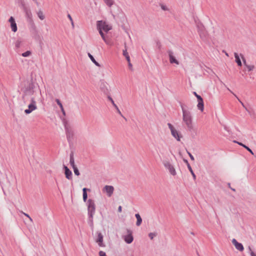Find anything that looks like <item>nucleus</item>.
Masks as SVG:
<instances>
[{
    "label": "nucleus",
    "mask_w": 256,
    "mask_h": 256,
    "mask_svg": "<svg viewBox=\"0 0 256 256\" xmlns=\"http://www.w3.org/2000/svg\"><path fill=\"white\" fill-rule=\"evenodd\" d=\"M88 211L90 216L92 217L95 212V204L92 200H88Z\"/></svg>",
    "instance_id": "6"
},
{
    "label": "nucleus",
    "mask_w": 256,
    "mask_h": 256,
    "mask_svg": "<svg viewBox=\"0 0 256 256\" xmlns=\"http://www.w3.org/2000/svg\"><path fill=\"white\" fill-rule=\"evenodd\" d=\"M162 163L165 168L168 170L170 174L174 176L176 174L175 168L168 160H164Z\"/></svg>",
    "instance_id": "5"
},
{
    "label": "nucleus",
    "mask_w": 256,
    "mask_h": 256,
    "mask_svg": "<svg viewBox=\"0 0 256 256\" xmlns=\"http://www.w3.org/2000/svg\"><path fill=\"white\" fill-rule=\"evenodd\" d=\"M102 241H103V236L100 233H99L98 236V238L96 240V242H98L99 246H102Z\"/></svg>",
    "instance_id": "16"
},
{
    "label": "nucleus",
    "mask_w": 256,
    "mask_h": 256,
    "mask_svg": "<svg viewBox=\"0 0 256 256\" xmlns=\"http://www.w3.org/2000/svg\"><path fill=\"white\" fill-rule=\"evenodd\" d=\"M93 62H94L96 66H99L98 63L96 60Z\"/></svg>",
    "instance_id": "43"
},
{
    "label": "nucleus",
    "mask_w": 256,
    "mask_h": 256,
    "mask_svg": "<svg viewBox=\"0 0 256 256\" xmlns=\"http://www.w3.org/2000/svg\"><path fill=\"white\" fill-rule=\"evenodd\" d=\"M188 154L191 160H194V156L190 152H188Z\"/></svg>",
    "instance_id": "33"
},
{
    "label": "nucleus",
    "mask_w": 256,
    "mask_h": 256,
    "mask_svg": "<svg viewBox=\"0 0 256 256\" xmlns=\"http://www.w3.org/2000/svg\"><path fill=\"white\" fill-rule=\"evenodd\" d=\"M86 190H87V189L86 188H84L83 190H82V191H83V199H84V202L86 201V200L87 199V198H88Z\"/></svg>",
    "instance_id": "21"
},
{
    "label": "nucleus",
    "mask_w": 256,
    "mask_h": 256,
    "mask_svg": "<svg viewBox=\"0 0 256 256\" xmlns=\"http://www.w3.org/2000/svg\"><path fill=\"white\" fill-rule=\"evenodd\" d=\"M151 240L153 239V238L156 236V234L154 233L150 232L148 234Z\"/></svg>",
    "instance_id": "27"
},
{
    "label": "nucleus",
    "mask_w": 256,
    "mask_h": 256,
    "mask_svg": "<svg viewBox=\"0 0 256 256\" xmlns=\"http://www.w3.org/2000/svg\"><path fill=\"white\" fill-rule=\"evenodd\" d=\"M197 107L200 110L201 112L204 111V104L202 98H200V100L198 101Z\"/></svg>",
    "instance_id": "15"
},
{
    "label": "nucleus",
    "mask_w": 256,
    "mask_h": 256,
    "mask_svg": "<svg viewBox=\"0 0 256 256\" xmlns=\"http://www.w3.org/2000/svg\"><path fill=\"white\" fill-rule=\"evenodd\" d=\"M104 2L109 7L112 6L114 4V0H103Z\"/></svg>",
    "instance_id": "18"
},
{
    "label": "nucleus",
    "mask_w": 256,
    "mask_h": 256,
    "mask_svg": "<svg viewBox=\"0 0 256 256\" xmlns=\"http://www.w3.org/2000/svg\"><path fill=\"white\" fill-rule=\"evenodd\" d=\"M160 8H162V10H163L164 11H169L170 10V8H168V7L166 4H160Z\"/></svg>",
    "instance_id": "19"
},
{
    "label": "nucleus",
    "mask_w": 256,
    "mask_h": 256,
    "mask_svg": "<svg viewBox=\"0 0 256 256\" xmlns=\"http://www.w3.org/2000/svg\"><path fill=\"white\" fill-rule=\"evenodd\" d=\"M125 58H126V60H127V61H128V63H130V58L129 55H128V56H126Z\"/></svg>",
    "instance_id": "37"
},
{
    "label": "nucleus",
    "mask_w": 256,
    "mask_h": 256,
    "mask_svg": "<svg viewBox=\"0 0 256 256\" xmlns=\"http://www.w3.org/2000/svg\"><path fill=\"white\" fill-rule=\"evenodd\" d=\"M182 120L189 130H192L194 128L190 112L184 109H182Z\"/></svg>",
    "instance_id": "3"
},
{
    "label": "nucleus",
    "mask_w": 256,
    "mask_h": 256,
    "mask_svg": "<svg viewBox=\"0 0 256 256\" xmlns=\"http://www.w3.org/2000/svg\"><path fill=\"white\" fill-rule=\"evenodd\" d=\"M61 110H62V112L63 114H64V115H65V114H66V113H65V111H64V108H62V109H61Z\"/></svg>",
    "instance_id": "40"
},
{
    "label": "nucleus",
    "mask_w": 256,
    "mask_h": 256,
    "mask_svg": "<svg viewBox=\"0 0 256 256\" xmlns=\"http://www.w3.org/2000/svg\"><path fill=\"white\" fill-rule=\"evenodd\" d=\"M99 256H106V253L103 251H100L99 252Z\"/></svg>",
    "instance_id": "28"
},
{
    "label": "nucleus",
    "mask_w": 256,
    "mask_h": 256,
    "mask_svg": "<svg viewBox=\"0 0 256 256\" xmlns=\"http://www.w3.org/2000/svg\"><path fill=\"white\" fill-rule=\"evenodd\" d=\"M112 104H114V106L116 108V109L118 110V112L121 114V112H120V110H118V106L116 105V104L114 103V101L112 100Z\"/></svg>",
    "instance_id": "31"
},
{
    "label": "nucleus",
    "mask_w": 256,
    "mask_h": 256,
    "mask_svg": "<svg viewBox=\"0 0 256 256\" xmlns=\"http://www.w3.org/2000/svg\"><path fill=\"white\" fill-rule=\"evenodd\" d=\"M234 142H235L238 143V144L239 145H240V146H242V145H244V144H242V143H241V142H235V141H234Z\"/></svg>",
    "instance_id": "42"
},
{
    "label": "nucleus",
    "mask_w": 256,
    "mask_h": 256,
    "mask_svg": "<svg viewBox=\"0 0 256 256\" xmlns=\"http://www.w3.org/2000/svg\"><path fill=\"white\" fill-rule=\"evenodd\" d=\"M125 242L128 244H130L133 241V237L131 234L126 236L124 238Z\"/></svg>",
    "instance_id": "14"
},
{
    "label": "nucleus",
    "mask_w": 256,
    "mask_h": 256,
    "mask_svg": "<svg viewBox=\"0 0 256 256\" xmlns=\"http://www.w3.org/2000/svg\"><path fill=\"white\" fill-rule=\"evenodd\" d=\"M240 56H241V58H242V60H243L244 64L248 68V71L252 70L254 69V66L247 64L246 62V60L245 58L244 57V56L243 55H240Z\"/></svg>",
    "instance_id": "13"
},
{
    "label": "nucleus",
    "mask_w": 256,
    "mask_h": 256,
    "mask_svg": "<svg viewBox=\"0 0 256 256\" xmlns=\"http://www.w3.org/2000/svg\"><path fill=\"white\" fill-rule=\"evenodd\" d=\"M73 169L74 174L76 176H79L80 172L76 166L73 168Z\"/></svg>",
    "instance_id": "23"
},
{
    "label": "nucleus",
    "mask_w": 256,
    "mask_h": 256,
    "mask_svg": "<svg viewBox=\"0 0 256 256\" xmlns=\"http://www.w3.org/2000/svg\"><path fill=\"white\" fill-rule=\"evenodd\" d=\"M232 242L236 250L240 252L244 250V248L242 244L241 243L238 242L235 238H233L232 240Z\"/></svg>",
    "instance_id": "8"
},
{
    "label": "nucleus",
    "mask_w": 256,
    "mask_h": 256,
    "mask_svg": "<svg viewBox=\"0 0 256 256\" xmlns=\"http://www.w3.org/2000/svg\"><path fill=\"white\" fill-rule=\"evenodd\" d=\"M194 94L196 96V98H197L198 100H198H200V98H202V97L200 96L197 94L196 92H194Z\"/></svg>",
    "instance_id": "32"
},
{
    "label": "nucleus",
    "mask_w": 256,
    "mask_h": 256,
    "mask_svg": "<svg viewBox=\"0 0 256 256\" xmlns=\"http://www.w3.org/2000/svg\"><path fill=\"white\" fill-rule=\"evenodd\" d=\"M24 216H27V217L29 218L31 222H32V218L30 217V216L28 214H26V213H24Z\"/></svg>",
    "instance_id": "29"
},
{
    "label": "nucleus",
    "mask_w": 256,
    "mask_h": 256,
    "mask_svg": "<svg viewBox=\"0 0 256 256\" xmlns=\"http://www.w3.org/2000/svg\"><path fill=\"white\" fill-rule=\"evenodd\" d=\"M70 165L72 166V168L76 166L74 164V159L72 157L70 158Z\"/></svg>",
    "instance_id": "24"
},
{
    "label": "nucleus",
    "mask_w": 256,
    "mask_h": 256,
    "mask_svg": "<svg viewBox=\"0 0 256 256\" xmlns=\"http://www.w3.org/2000/svg\"><path fill=\"white\" fill-rule=\"evenodd\" d=\"M31 52L30 51H26L25 52L22 54V56L24 57H26L30 54Z\"/></svg>",
    "instance_id": "25"
},
{
    "label": "nucleus",
    "mask_w": 256,
    "mask_h": 256,
    "mask_svg": "<svg viewBox=\"0 0 256 256\" xmlns=\"http://www.w3.org/2000/svg\"><path fill=\"white\" fill-rule=\"evenodd\" d=\"M118 212H120L122 211V206H119L118 208Z\"/></svg>",
    "instance_id": "38"
},
{
    "label": "nucleus",
    "mask_w": 256,
    "mask_h": 256,
    "mask_svg": "<svg viewBox=\"0 0 256 256\" xmlns=\"http://www.w3.org/2000/svg\"><path fill=\"white\" fill-rule=\"evenodd\" d=\"M68 18H69V19L70 20L71 22H72V16H70V14H68Z\"/></svg>",
    "instance_id": "39"
},
{
    "label": "nucleus",
    "mask_w": 256,
    "mask_h": 256,
    "mask_svg": "<svg viewBox=\"0 0 256 256\" xmlns=\"http://www.w3.org/2000/svg\"><path fill=\"white\" fill-rule=\"evenodd\" d=\"M104 190L106 192L108 196L110 197L112 196L114 188L111 186H106L104 188Z\"/></svg>",
    "instance_id": "9"
},
{
    "label": "nucleus",
    "mask_w": 256,
    "mask_h": 256,
    "mask_svg": "<svg viewBox=\"0 0 256 256\" xmlns=\"http://www.w3.org/2000/svg\"><path fill=\"white\" fill-rule=\"evenodd\" d=\"M64 168L65 170L64 173H65L66 177L68 180L72 179V172L66 166H64Z\"/></svg>",
    "instance_id": "11"
},
{
    "label": "nucleus",
    "mask_w": 256,
    "mask_h": 256,
    "mask_svg": "<svg viewBox=\"0 0 256 256\" xmlns=\"http://www.w3.org/2000/svg\"><path fill=\"white\" fill-rule=\"evenodd\" d=\"M37 14L38 17L41 20H43L44 19V14L40 10L37 12Z\"/></svg>",
    "instance_id": "20"
},
{
    "label": "nucleus",
    "mask_w": 256,
    "mask_h": 256,
    "mask_svg": "<svg viewBox=\"0 0 256 256\" xmlns=\"http://www.w3.org/2000/svg\"><path fill=\"white\" fill-rule=\"evenodd\" d=\"M168 127L170 130V132L172 136L178 141H180L182 137V134L178 132L171 124H168Z\"/></svg>",
    "instance_id": "4"
},
{
    "label": "nucleus",
    "mask_w": 256,
    "mask_h": 256,
    "mask_svg": "<svg viewBox=\"0 0 256 256\" xmlns=\"http://www.w3.org/2000/svg\"><path fill=\"white\" fill-rule=\"evenodd\" d=\"M185 162H186V163H187V164H188L187 160H186V161H185Z\"/></svg>",
    "instance_id": "45"
},
{
    "label": "nucleus",
    "mask_w": 256,
    "mask_h": 256,
    "mask_svg": "<svg viewBox=\"0 0 256 256\" xmlns=\"http://www.w3.org/2000/svg\"><path fill=\"white\" fill-rule=\"evenodd\" d=\"M56 102L60 106V109H62L63 106L60 102V100L58 99L56 100Z\"/></svg>",
    "instance_id": "26"
},
{
    "label": "nucleus",
    "mask_w": 256,
    "mask_h": 256,
    "mask_svg": "<svg viewBox=\"0 0 256 256\" xmlns=\"http://www.w3.org/2000/svg\"><path fill=\"white\" fill-rule=\"evenodd\" d=\"M36 92V90L34 89L30 90L25 92L22 96V99L26 100L28 96L30 97V103L28 105V108L24 110L26 114H30L34 110L37 109L36 102L34 95Z\"/></svg>",
    "instance_id": "1"
},
{
    "label": "nucleus",
    "mask_w": 256,
    "mask_h": 256,
    "mask_svg": "<svg viewBox=\"0 0 256 256\" xmlns=\"http://www.w3.org/2000/svg\"><path fill=\"white\" fill-rule=\"evenodd\" d=\"M250 250L251 251L250 252V256H256V254H254V252L252 251L250 248Z\"/></svg>",
    "instance_id": "36"
},
{
    "label": "nucleus",
    "mask_w": 256,
    "mask_h": 256,
    "mask_svg": "<svg viewBox=\"0 0 256 256\" xmlns=\"http://www.w3.org/2000/svg\"><path fill=\"white\" fill-rule=\"evenodd\" d=\"M170 62L172 64H175L176 65H178L180 62L176 58V57L174 56V53L172 51H170L168 52Z\"/></svg>",
    "instance_id": "7"
},
{
    "label": "nucleus",
    "mask_w": 256,
    "mask_h": 256,
    "mask_svg": "<svg viewBox=\"0 0 256 256\" xmlns=\"http://www.w3.org/2000/svg\"><path fill=\"white\" fill-rule=\"evenodd\" d=\"M123 55L126 57L128 56V52H127L126 50H123Z\"/></svg>",
    "instance_id": "30"
},
{
    "label": "nucleus",
    "mask_w": 256,
    "mask_h": 256,
    "mask_svg": "<svg viewBox=\"0 0 256 256\" xmlns=\"http://www.w3.org/2000/svg\"><path fill=\"white\" fill-rule=\"evenodd\" d=\"M240 55H242V54H240V55H239L236 52H235L234 54V58H235V59H236V62L238 65V66H241L242 65V62H241V60H240V57H241Z\"/></svg>",
    "instance_id": "12"
},
{
    "label": "nucleus",
    "mask_w": 256,
    "mask_h": 256,
    "mask_svg": "<svg viewBox=\"0 0 256 256\" xmlns=\"http://www.w3.org/2000/svg\"><path fill=\"white\" fill-rule=\"evenodd\" d=\"M135 216L137 220L136 224V226H139L142 224V218H141L140 215L138 214H136Z\"/></svg>",
    "instance_id": "17"
},
{
    "label": "nucleus",
    "mask_w": 256,
    "mask_h": 256,
    "mask_svg": "<svg viewBox=\"0 0 256 256\" xmlns=\"http://www.w3.org/2000/svg\"><path fill=\"white\" fill-rule=\"evenodd\" d=\"M188 168L189 170L190 171V173L192 174L194 178L196 179V176L195 174H194V172L192 168V167L190 166V165L189 164H188Z\"/></svg>",
    "instance_id": "22"
},
{
    "label": "nucleus",
    "mask_w": 256,
    "mask_h": 256,
    "mask_svg": "<svg viewBox=\"0 0 256 256\" xmlns=\"http://www.w3.org/2000/svg\"><path fill=\"white\" fill-rule=\"evenodd\" d=\"M88 56L92 62H94L95 60L94 58L90 54H88Z\"/></svg>",
    "instance_id": "34"
},
{
    "label": "nucleus",
    "mask_w": 256,
    "mask_h": 256,
    "mask_svg": "<svg viewBox=\"0 0 256 256\" xmlns=\"http://www.w3.org/2000/svg\"><path fill=\"white\" fill-rule=\"evenodd\" d=\"M8 21L10 24V26H11L12 30L14 32H16L17 30V26H16V24L15 22L14 18L12 16H11L10 18Z\"/></svg>",
    "instance_id": "10"
},
{
    "label": "nucleus",
    "mask_w": 256,
    "mask_h": 256,
    "mask_svg": "<svg viewBox=\"0 0 256 256\" xmlns=\"http://www.w3.org/2000/svg\"><path fill=\"white\" fill-rule=\"evenodd\" d=\"M96 28L103 40L106 44H109L110 42L107 40L104 34L108 33L109 30L112 29V25L108 24L106 21L98 20L96 22Z\"/></svg>",
    "instance_id": "2"
},
{
    "label": "nucleus",
    "mask_w": 256,
    "mask_h": 256,
    "mask_svg": "<svg viewBox=\"0 0 256 256\" xmlns=\"http://www.w3.org/2000/svg\"><path fill=\"white\" fill-rule=\"evenodd\" d=\"M242 146H243L244 148H246V147H248L247 146H246V145H244V144L242 145Z\"/></svg>",
    "instance_id": "44"
},
{
    "label": "nucleus",
    "mask_w": 256,
    "mask_h": 256,
    "mask_svg": "<svg viewBox=\"0 0 256 256\" xmlns=\"http://www.w3.org/2000/svg\"><path fill=\"white\" fill-rule=\"evenodd\" d=\"M128 66H129L130 68H132V64L130 63H130H128Z\"/></svg>",
    "instance_id": "41"
},
{
    "label": "nucleus",
    "mask_w": 256,
    "mask_h": 256,
    "mask_svg": "<svg viewBox=\"0 0 256 256\" xmlns=\"http://www.w3.org/2000/svg\"><path fill=\"white\" fill-rule=\"evenodd\" d=\"M246 149L247 150L250 154H254V152L248 147H246Z\"/></svg>",
    "instance_id": "35"
}]
</instances>
